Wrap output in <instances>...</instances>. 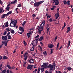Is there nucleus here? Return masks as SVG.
Listing matches in <instances>:
<instances>
[{
    "instance_id": "1",
    "label": "nucleus",
    "mask_w": 73,
    "mask_h": 73,
    "mask_svg": "<svg viewBox=\"0 0 73 73\" xmlns=\"http://www.w3.org/2000/svg\"><path fill=\"white\" fill-rule=\"evenodd\" d=\"M11 22L10 24V26L13 27H15L17 25V20L14 21V20L11 18Z\"/></svg>"
},
{
    "instance_id": "2",
    "label": "nucleus",
    "mask_w": 73,
    "mask_h": 73,
    "mask_svg": "<svg viewBox=\"0 0 73 73\" xmlns=\"http://www.w3.org/2000/svg\"><path fill=\"white\" fill-rule=\"evenodd\" d=\"M38 40V39H36L35 40H33L31 43V46L32 44L33 47H35L37 44Z\"/></svg>"
},
{
    "instance_id": "3",
    "label": "nucleus",
    "mask_w": 73,
    "mask_h": 73,
    "mask_svg": "<svg viewBox=\"0 0 73 73\" xmlns=\"http://www.w3.org/2000/svg\"><path fill=\"white\" fill-rule=\"evenodd\" d=\"M44 2V1H40V2L39 1L37 2H35L34 3V6L35 7H38L40 4H42Z\"/></svg>"
},
{
    "instance_id": "4",
    "label": "nucleus",
    "mask_w": 73,
    "mask_h": 73,
    "mask_svg": "<svg viewBox=\"0 0 73 73\" xmlns=\"http://www.w3.org/2000/svg\"><path fill=\"white\" fill-rule=\"evenodd\" d=\"M48 68H50V71H52L53 70L54 67L51 64H49V65L47 66Z\"/></svg>"
},
{
    "instance_id": "5",
    "label": "nucleus",
    "mask_w": 73,
    "mask_h": 73,
    "mask_svg": "<svg viewBox=\"0 0 73 73\" xmlns=\"http://www.w3.org/2000/svg\"><path fill=\"white\" fill-rule=\"evenodd\" d=\"M52 1L56 5H58L59 4V0H52Z\"/></svg>"
},
{
    "instance_id": "6",
    "label": "nucleus",
    "mask_w": 73,
    "mask_h": 73,
    "mask_svg": "<svg viewBox=\"0 0 73 73\" xmlns=\"http://www.w3.org/2000/svg\"><path fill=\"white\" fill-rule=\"evenodd\" d=\"M33 66L31 64H29L28 65L27 67V69H30V70H31L33 69Z\"/></svg>"
},
{
    "instance_id": "7",
    "label": "nucleus",
    "mask_w": 73,
    "mask_h": 73,
    "mask_svg": "<svg viewBox=\"0 0 73 73\" xmlns=\"http://www.w3.org/2000/svg\"><path fill=\"white\" fill-rule=\"evenodd\" d=\"M44 26H43L41 25H40V26H38L37 27V29L38 30H39L41 29V30H44V28L43 27Z\"/></svg>"
},
{
    "instance_id": "8",
    "label": "nucleus",
    "mask_w": 73,
    "mask_h": 73,
    "mask_svg": "<svg viewBox=\"0 0 73 73\" xmlns=\"http://www.w3.org/2000/svg\"><path fill=\"white\" fill-rule=\"evenodd\" d=\"M28 62L30 64H33L35 62V60L33 59H31L29 60Z\"/></svg>"
},
{
    "instance_id": "9",
    "label": "nucleus",
    "mask_w": 73,
    "mask_h": 73,
    "mask_svg": "<svg viewBox=\"0 0 73 73\" xmlns=\"http://www.w3.org/2000/svg\"><path fill=\"white\" fill-rule=\"evenodd\" d=\"M9 40H6V41H2V43L4 44L5 45V46H7V42H8V41H9Z\"/></svg>"
},
{
    "instance_id": "10",
    "label": "nucleus",
    "mask_w": 73,
    "mask_h": 73,
    "mask_svg": "<svg viewBox=\"0 0 73 73\" xmlns=\"http://www.w3.org/2000/svg\"><path fill=\"white\" fill-rule=\"evenodd\" d=\"M54 46V45H53L52 44H49L48 45V47L52 49Z\"/></svg>"
},
{
    "instance_id": "11",
    "label": "nucleus",
    "mask_w": 73,
    "mask_h": 73,
    "mask_svg": "<svg viewBox=\"0 0 73 73\" xmlns=\"http://www.w3.org/2000/svg\"><path fill=\"white\" fill-rule=\"evenodd\" d=\"M2 40H7V36H2Z\"/></svg>"
},
{
    "instance_id": "12",
    "label": "nucleus",
    "mask_w": 73,
    "mask_h": 73,
    "mask_svg": "<svg viewBox=\"0 0 73 73\" xmlns=\"http://www.w3.org/2000/svg\"><path fill=\"white\" fill-rule=\"evenodd\" d=\"M67 31H66V33H68L70 32V28L69 27H68L67 28Z\"/></svg>"
},
{
    "instance_id": "13",
    "label": "nucleus",
    "mask_w": 73,
    "mask_h": 73,
    "mask_svg": "<svg viewBox=\"0 0 73 73\" xmlns=\"http://www.w3.org/2000/svg\"><path fill=\"white\" fill-rule=\"evenodd\" d=\"M59 13H57L56 14H55V16H56V19H58V17L59 16Z\"/></svg>"
},
{
    "instance_id": "14",
    "label": "nucleus",
    "mask_w": 73,
    "mask_h": 73,
    "mask_svg": "<svg viewBox=\"0 0 73 73\" xmlns=\"http://www.w3.org/2000/svg\"><path fill=\"white\" fill-rule=\"evenodd\" d=\"M31 31H30L29 33H27V35L28 38H30L31 36Z\"/></svg>"
},
{
    "instance_id": "15",
    "label": "nucleus",
    "mask_w": 73,
    "mask_h": 73,
    "mask_svg": "<svg viewBox=\"0 0 73 73\" xmlns=\"http://www.w3.org/2000/svg\"><path fill=\"white\" fill-rule=\"evenodd\" d=\"M19 30H20L21 31H22L23 32H24V28H23V27H19Z\"/></svg>"
},
{
    "instance_id": "16",
    "label": "nucleus",
    "mask_w": 73,
    "mask_h": 73,
    "mask_svg": "<svg viewBox=\"0 0 73 73\" xmlns=\"http://www.w3.org/2000/svg\"><path fill=\"white\" fill-rule=\"evenodd\" d=\"M12 13V12L11 11H10L9 12H8L7 14H6V16H8L9 15L11 14Z\"/></svg>"
},
{
    "instance_id": "17",
    "label": "nucleus",
    "mask_w": 73,
    "mask_h": 73,
    "mask_svg": "<svg viewBox=\"0 0 73 73\" xmlns=\"http://www.w3.org/2000/svg\"><path fill=\"white\" fill-rule=\"evenodd\" d=\"M8 26H9V25H8V22H6L5 23V27H7Z\"/></svg>"
},
{
    "instance_id": "18",
    "label": "nucleus",
    "mask_w": 73,
    "mask_h": 73,
    "mask_svg": "<svg viewBox=\"0 0 73 73\" xmlns=\"http://www.w3.org/2000/svg\"><path fill=\"white\" fill-rule=\"evenodd\" d=\"M45 21H43V22L42 23L40 24V25H42H42L43 26H44L45 25Z\"/></svg>"
},
{
    "instance_id": "19",
    "label": "nucleus",
    "mask_w": 73,
    "mask_h": 73,
    "mask_svg": "<svg viewBox=\"0 0 73 73\" xmlns=\"http://www.w3.org/2000/svg\"><path fill=\"white\" fill-rule=\"evenodd\" d=\"M6 16V14H4L2 16L1 19H4L5 17Z\"/></svg>"
},
{
    "instance_id": "20",
    "label": "nucleus",
    "mask_w": 73,
    "mask_h": 73,
    "mask_svg": "<svg viewBox=\"0 0 73 73\" xmlns=\"http://www.w3.org/2000/svg\"><path fill=\"white\" fill-rule=\"evenodd\" d=\"M43 54L44 56H47V54L46 53V51H45L44 52H43Z\"/></svg>"
},
{
    "instance_id": "21",
    "label": "nucleus",
    "mask_w": 73,
    "mask_h": 73,
    "mask_svg": "<svg viewBox=\"0 0 73 73\" xmlns=\"http://www.w3.org/2000/svg\"><path fill=\"white\" fill-rule=\"evenodd\" d=\"M67 69H68V70H69V71H70V70H72V68H71L70 67H67Z\"/></svg>"
},
{
    "instance_id": "22",
    "label": "nucleus",
    "mask_w": 73,
    "mask_h": 73,
    "mask_svg": "<svg viewBox=\"0 0 73 73\" xmlns=\"http://www.w3.org/2000/svg\"><path fill=\"white\" fill-rule=\"evenodd\" d=\"M23 57L24 58V60H27V59L28 58V56H23Z\"/></svg>"
},
{
    "instance_id": "23",
    "label": "nucleus",
    "mask_w": 73,
    "mask_h": 73,
    "mask_svg": "<svg viewBox=\"0 0 73 73\" xmlns=\"http://www.w3.org/2000/svg\"><path fill=\"white\" fill-rule=\"evenodd\" d=\"M40 39H41V40ZM40 39H39V40H38L41 41L42 40H44V37H43V36L40 37Z\"/></svg>"
},
{
    "instance_id": "24",
    "label": "nucleus",
    "mask_w": 73,
    "mask_h": 73,
    "mask_svg": "<svg viewBox=\"0 0 73 73\" xmlns=\"http://www.w3.org/2000/svg\"><path fill=\"white\" fill-rule=\"evenodd\" d=\"M67 5H70V7L71 6L70 1L68 0L67 1Z\"/></svg>"
},
{
    "instance_id": "25",
    "label": "nucleus",
    "mask_w": 73,
    "mask_h": 73,
    "mask_svg": "<svg viewBox=\"0 0 73 73\" xmlns=\"http://www.w3.org/2000/svg\"><path fill=\"white\" fill-rule=\"evenodd\" d=\"M40 70H41V72L42 73L44 71V68H42L40 69Z\"/></svg>"
},
{
    "instance_id": "26",
    "label": "nucleus",
    "mask_w": 73,
    "mask_h": 73,
    "mask_svg": "<svg viewBox=\"0 0 73 73\" xmlns=\"http://www.w3.org/2000/svg\"><path fill=\"white\" fill-rule=\"evenodd\" d=\"M8 58L7 57L5 56H4L3 57V59H4V60L7 59H8Z\"/></svg>"
},
{
    "instance_id": "27",
    "label": "nucleus",
    "mask_w": 73,
    "mask_h": 73,
    "mask_svg": "<svg viewBox=\"0 0 73 73\" xmlns=\"http://www.w3.org/2000/svg\"><path fill=\"white\" fill-rule=\"evenodd\" d=\"M7 67L9 68V69H11V67H10L9 65H7Z\"/></svg>"
},
{
    "instance_id": "28",
    "label": "nucleus",
    "mask_w": 73,
    "mask_h": 73,
    "mask_svg": "<svg viewBox=\"0 0 73 73\" xmlns=\"http://www.w3.org/2000/svg\"><path fill=\"white\" fill-rule=\"evenodd\" d=\"M26 22H27V21H24L23 23L22 24V25L24 27L25 25V23H26Z\"/></svg>"
},
{
    "instance_id": "29",
    "label": "nucleus",
    "mask_w": 73,
    "mask_h": 73,
    "mask_svg": "<svg viewBox=\"0 0 73 73\" xmlns=\"http://www.w3.org/2000/svg\"><path fill=\"white\" fill-rule=\"evenodd\" d=\"M35 47H32V48H31V49H30V50L31 51H34V48Z\"/></svg>"
},
{
    "instance_id": "30",
    "label": "nucleus",
    "mask_w": 73,
    "mask_h": 73,
    "mask_svg": "<svg viewBox=\"0 0 73 73\" xmlns=\"http://www.w3.org/2000/svg\"><path fill=\"white\" fill-rule=\"evenodd\" d=\"M11 37L10 35H9L8 36V40H10V39H11Z\"/></svg>"
},
{
    "instance_id": "31",
    "label": "nucleus",
    "mask_w": 73,
    "mask_h": 73,
    "mask_svg": "<svg viewBox=\"0 0 73 73\" xmlns=\"http://www.w3.org/2000/svg\"><path fill=\"white\" fill-rule=\"evenodd\" d=\"M11 33H12V34H14V33H15L14 31V30H12L11 31Z\"/></svg>"
},
{
    "instance_id": "32",
    "label": "nucleus",
    "mask_w": 73,
    "mask_h": 73,
    "mask_svg": "<svg viewBox=\"0 0 73 73\" xmlns=\"http://www.w3.org/2000/svg\"><path fill=\"white\" fill-rule=\"evenodd\" d=\"M55 8V6H53L52 8H51L50 10L51 11H53L54 10V9Z\"/></svg>"
},
{
    "instance_id": "33",
    "label": "nucleus",
    "mask_w": 73,
    "mask_h": 73,
    "mask_svg": "<svg viewBox=\"0 0 73 73\" xmlns=\"http://www.w3.org/2000/svg\"><path fill=\"white\" fill-rule=\"evenodd\" d=\"M47 66H46L44 65V64H43L41 66V67H43V68H46Z\"/></svg>"
},
{
    "instance_id": "34",
    "label": "nucleus",
    "mask_w": 73,
    "mask_h": 73,
    "mask_svg": "<svg viewBox=\"0 0 73 73\" xmlns=\"http://www.w3.org/2000/svg\"><path fill=\"white\" fill-rule=\"evenodd\" d=\"M37 71V69L34 70L33 71V73H36V72Z\"/></svg>"
},
{
    "instance_id": "35",
    "label": "nucleus",
    "mask_w": 73,
    "mask_h": 73,
    "mask_svg": "<svg viewBox=\"0 0 73 73\" xmlns=\"http://www.w3.org/2000/svg\"><path fill=\"white\" fill-rule=\"evenodd\" d=\"M6 72V69L3 70V71H2L1 73H5Z\"/></svg>"
},
{
    "instance_id": "36",
    "label": "nucleus",
    "mask_w": 73,
    "mask_h": 73,
    "mask_svg": "<svg viewBox=\"0 0 73 73\" xmlns=\"http://www.w3.org/2000/svg\"><path fill=\"white\" fill-rule=\"evenodd\" d=\"M10 8V7H6V10H7V11H9Z\"/></svg>"
},
{
    "instance_id": "37",
    "label": "nucleus",
    "mask_w": 73,
    "mask_h": 73,
    "mask_svg": "<svg viewBox=\"0 0 73 73\" xmlns=\"http://www.w3.org/2000/svg\"><path fill=\"white\" fill-rule=\"evenodd\" d=\"M45 73H52V72L51 71L48 72L47 70H46L45 71Z\"/></svg>"
},
{
    "instance_id": "38",
    "label": "nucleus",
    "mask_w": 73,
    "mask_h": 73,
    "mask_svg": "<svg viewBox=\"0 0 73 73\" xmlns=\"http://www.w3.org/2000/svg\"><path fill=\"white\" fill-rule=\"evenodd\" d=\"M23 43H24L25 46H27V44L26 42H25V40L23 41Z\"/></svg>"
},
{
    "instance_id": "39",
    "label": "nucleus",
    "mask_w": 73,
    "mask_h": 73,
    "mask_svg": "<svg viewBox=\"0 0 73 73\" xmlns=\"http://www.w3.org/2000/svg\"><path fill=\"white\" fill-rule=\"evenodd\" d=\"M43 30H39L38 31V33H39V35H40L41 33V31H42Z\"/></svg>"
},
{
    "instance_id": "40",
    "label": "nucleus",
    "mask_w": 73,
    "mask_h": 73,
    "mask_svg": "<svg viewBox=\"0 0 73 73\" xmlns=\"http://www.w3.org/2000/svg\"><path fill=\"white\" fill-rule=\"evenodd\" d=\"M59 43L58 42L57 44V47H56V49H57V50L58 49V47H59Z\"/></svg>"
},
{
    "instance_id": "41",
    "label": "nucleus",
    "mask_w": 73,
    "mask_h": 73,
    "mask_svg": "<svg viewBox=\"0 0 73 73\" xmlns=\"http://www.w3.org/2000/svg\"><path fill=\"white\" fill-rule=\"evenodd\" d=\"M63 2H64V4L65 5H66L67 4V2L66 1V0L64 1Z\"/></svg>"
},
{
    "instance_id": "42",
    "label": "nucleus",
    "mask_w": 73,
    "mask_h": 73,
    "mask_svg": "<svg viewBox=\"0 0 73 73\" xmlns=\"http://www.w3.org/2000/svg\"><path fill=\"white\" fill-rule=\"evenodd\" d=\"M19 9L18 8H16L15 9V11H16V13H17L18 14V12L17 11V10Z\"/></svg>"
},
{
    "instance_id": "43",
    "label": "nucleus",
    "mask_w": 73,
    "mask_h": 73,
    "mask_svg": "<svg viewBox=\"0 0 73 73\" xmlns=\"http://www.w3.org/2000/svg\"><path fill=\"white\" fill-rule=\"evenodd\" d=\"M9 29V28H8H8H7L6 29V30L7 31V32H9L10 31Z\"/></svg>"
},
{
    "instance_id": "44",
    "label": "nucleus",
    "mask_w": 73,
    "mask_h": 73,
    "mask_svg": "<svg viewBox=\"0 0 73 73\" xmlns=\"http://www.w3.org/2000/svg\"><path fill=\"white\" fill-rule=\"evenodd\" d=\"M21 7V4H18V5L17 6V7Z\"/></svg>"
},
{
    "instance_id": "45",
    "label": "nucleus",
    "mask_w": 73,
    "mask_h": 73,
    "mask_svg": "<svg viewBox=\"0 0 73 73\" xmlns=\"http://www.w3.org/2000/svg\"><path fill=\"white\" fill-rule=\"evenodd\" d=\"M52 19L50 18L49 20V21L50 22H52Z\"/></svg>"
},
{
    "instance_id": "46",
    "label": "nucleus",
    "mask_w": 73,
    "mask_h": 73,
    "mask_svg": "<svg viewBox=\"0 0 73 73\" xmlns=\"http://www.w3.org/2000/svg\"><path fill=\"white\" fill-rule=\"evenodd\" d=\"M49 26V24L48 23L47 24L46 29H47V28Z\"/></svg>"
},
{
    "instance_id": "47",
    "label": "nucleus",
    "mask_w": 73,
    "mask_h": 73,
    "mask_svg": "<svg viewBox=\"0 0 73 73\" xmlns=\"http://www.w3.org/2000/svg\"><path fill=\"white\" fill-rule=\"evenodd\" d=\"M36 15L35 14H33L32 15V17L33 18H34V17H36Z\"/></svg>"
},
{
    "instance_id": "48",
    "label": "nucleus",
    "mask_w": 73,
    "mask_h": 73,
    "mask_svg": "<svg viewBox=\"0 0 73 73\" xmlns=\"http://www.w3.org/2000/svg\"><path fill=\"white\" fill-rule=\"evenodd\" d=\"M13 2L14 3V4H16L17 2V0H15V1H14Z\"/></svg>"
},
{
    "instance_id": "49",
    "label": "nucleus",
    "mask_w": 73,
    "mask_h": 73,
    "mask_svg": "<svg viewBox=\"0 0 73 73\" xmlns=\"http://www.w3.org/2000/svg\"><path fill=\"white\" fill-rule=\"evenodd\" d=\"M50 54L53 53V49H51Z\"/></svg>"
},
{
    "instance_id": "50",
    "label": "nucleus",
    "mask_w": 73,
    "mask_h": 73,
    "mask_svg": "<svg viewBox=\"0 0 73 73\" xmlns=\"http://www.w3.org/2000/svg\"><path fill=\"white\" fill-rule=\"evenodd\" d=\"M68 46H70V40H69L68 42Z\"/></svg>"
},
{
    "instance_id": "51",
    "label": "nucleus",
    "mask_w": 73,
    "mask_h": 73,
    "mask_svg": "<svg viewBox=\"0 0 73 73\" xmlns=\"http://www.w3.org/2000/svg\"><path fill=\"white\" fill-rule=\"evenodd\" d=\"M7 32L6 31H5V32H4V34H3V35H6V34H7Z\"/></svg>"
},
{
    "instance_id": "52",
    "label": "nucleus",
    "mask_w": 73,
    "mask_h": 73,
    "mask_svg": "<svg viewBox=\"0 0 73 73\" xmlns=\"http://www.w3.org/2000/svg\"><path fill=\"white\" fill-rule=\"evenodd\" d=\"M46 64V63H43V65H44L45 66H47V65H48V64Z\"/></svg>"
},
{
    "instance_id": "53",
    "label": "nucleus",
    "mask_w": 73,
    "mask_h": 73,
    "mask_svg": "<svg viewBox=\"0 0 73 73\" xmlns=\"http://www.w3.org/2000/svg\"><path fill=\"white\" fill-rule=\"evenodd\" d=\"M2 29H5V26L4 25H3L2 27Z\"/></svg>"
},
{
    "instance_id": "54",
    "label": "nucleus",
    "mask_w": 73,
    "mask_h": 73,
    "mask_svg": "<svg viewBox=\"0 0 73 73\" xmlns=\"http://www.w3.org/2000/svg\"><path fill=\"white\" fill-rule=\"evenodd\" d=\"M47 32H48L49 30H50V28H47Z\"/></svg>"
},
{
    "instance_id": "55",
    "label": "nucleus",
    "mask_w": 73,
    "mask_h": 73,
    "mask_svg": "<svg viewBox=\"0 0 73 73\" xmlns=\"http://www.w3.org/2000/svg\"><path fill=\"white\" fill-rule=\"evenodd\" d=\"M23 32L22 31L21 32H18V33L21 34H22Z\"/></svg>"
},
{
    "instance_id": "56",
    "label": "nucleus",
    "mask_w": 73,
    "mask_h": 73,
    "mask_svg": "<svg viewBox=\"0 0 73 73\" xmlns=\"http://www.w3.org/2000/svg\"><path fill=\"white\" fill-rule=\"evenodd\" d=\"M28 54V53L26 52L24 56H27V54Z\"/></svg>"
},
{
    "instance_id": "57",
    "label": "nucleus",
    "mask_w": 73,
    "mask_h": 73,
    "mask_svg": "<svg viewBox=\"0 0 73 73\" xmlns=\"http://www.w3.org/2000/svg\"><path fill=\"white\" fill-rule=\"evenodd\" d=\"M40 72V68H39L38 69V71L37 72V73H39Z\"/></svg>"
},
{
    "instance_id": "58",
    "label": "nucleus",
    "mask_w": 73,
    "mask_h": 73,
    "mask_svg": "<svg viewBox=\"0 0 73 73\" xmlns=\"http://www.w3.org/2000/svg\"><path fill=\"white\" fill-rule=\"evenodd\" d=\"M1 4V5H2L3 4V2H2L1 0H0V5Z\"/></svg>"
},
{
    "instance_id": "59",
    "label": "nucleus",
    "mask_w": 73,
    "mask_h": 73,
    "mask_svg": "<svg viewBox=\"0 0 73 73\" xmlns=\"http://www.w3.org/2000/svg\"><path fill=\"white\" fill-rule=\"evenodd\" d=\"M53 66H54V68H55V63H53Z\"/></svg>"
},
{
    "instance_id": "60",
    "label": "nucleus",
    "mask_w": 73,
    "mask_h": 73,
    "mask_svg": "<svg viewBox=\"0 0 73 73\" xmlns=\"http://www.w3.org/2000/svg\"><path fill=\"white\" fill-rule=\"evenodd\" d=\"M7 73H9V70H7V71H6Z\"/></svg>"
},
{
    "instance_id": "61",
    "label": "nucleus",
    "mask_w": 73,
    "mask_h": 73,
    "mask_svg": "<svg viewBox=\"0 0 73 73\" xmlns=\"http://www.w3.org/2000/svg\"><path fill=\"white\" fill-rule=\"evenodd\" d=\"M2 12V9H0V13H1Z\"/></svg>"
},
{
    "instance_id": "62",
    "label": "nucleus",
    "mask_w": 73,
    "mask_h": 73,
    "mask_svg": "<svg viewBox=\"0 0 73 73\" xmlns=\"http://www.w3.org/2000/svg\"><path fill=\"white\" fill-rule=\"evenodd\" d=\"M39 36V35H37V36H36V37H35V38H38V37Z\"/></svg>"
},
{
    "instance_id": "63",
    "label": "nucleus",
    "mask_w": 73,
    "mask_h": 73,
    "mask_svg": "<svg viewBox=\"0 0 73 73\" xmlns=\"http://www.w3.org/2000/svg\"><path fill=\"white\" fill-rule=\"evenodd\" d=\"M23 66L24 67H25L26 66V64H23Z\"/></svg>"
},
{
    "instance_id": "64",
    "label": "nucleus",
    "mask_w": 73,
    "mask_h": 73,
    "mask_svg": "<svg viewBox=\"0 0 73 73\" xmlns=\"http://www.w3.org/2000/svg\"><path fill=\"white\" fill-rule=\"evenodd\" d=\"M52 21L56 22V19H53Z\"/></svg>"
}]
</instances>
